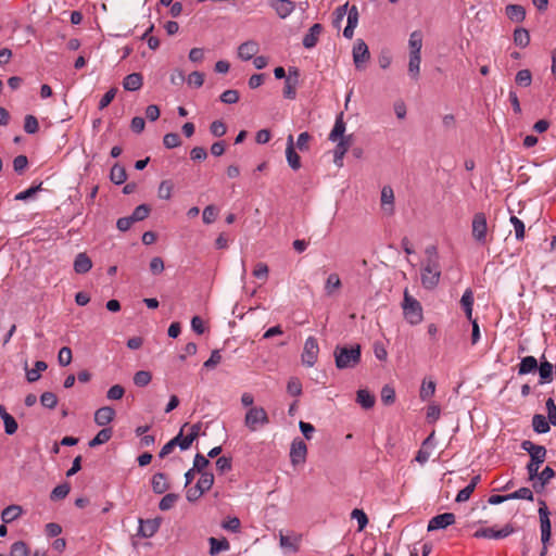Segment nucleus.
<instances>
[{
    "mask_svg": "<svg viewBox=\"0 0 556 556\" xmlns=\"http://www.w3.org/2000/svg\"><path fill=\"white\" fill-rule=\"evenodd\" d=\"M333 357L338 369L355 368L362 359V348L359 344L337 345L333 351Z\"/></svg>",
    "mask_w": 556,
    "mask_h": 556,
    "instance_id": "nucleus-1",
    "label": "nucleus"
},
{
    "mask_svg": "<svg viewBox=\"0 0 556 556\" xmlns=\"http://www.w3.org/2000/svg\"><path fill=\"white\" fill-rule=\"evenodd\" d=\"M441 269L437 257H428L421 268V285L428 290L434 289L440 281Z\"/></svg>",
    "mask_w": 556,
    "mask_h": 556,
    "instance_id": "nucleus-2",
    "label": "nucleus"
},
{
    "mask_svg": "<svg viewBox=\"0 0 556 556\" xmlns=\"http://www.w3.org/2000/svg\"><path fill=\"white\" fill-rule=\"evenodd\" d=\"M402 308L404 318L408 324L418 325L422 321V306L407 290L404 292Z\"/></svg>",
    "mask_w": 556,
    "mask_h": 556,
    "instance_id": "nucleus-3",
    "label": "nucleus"
},
{
    "mask_svg": "<svg viewBox=\"0 0 556 556\" xmlns=\"http://www.w3.org/2000/svg\"><path fill=\"white\" fill-rule=\"evenodd\" d=\"M540 505L539 507V517H540V528H541V541L543 545L549 543L552 535V523L549 520V510L546 505V502L542 498L538 500Z\"/></svg>",
    "mask_w": 556,
    "mask_h": 556,
    "instance_id": "nucleus-4",
    "label": "nucleus"
},
{
    "mask_svg": "<svg viewBox=\"0 0 556 556\" xmlns=\"http://www.w3.org/2000/svg\"><path fill=\"white\" fill-rule=\"evenodd\" d=\"M268 422V415L263 407H251L245 414L244 425L251 431H256L260 426L267 425Z\"/></svg>",
    "mask_w": 556,
    "mask_h": 556,
    "instance_id": "nucleus-5",
    "label": "nucleus"
},
{
    "mask_svg": "<svg viewBox=\"0 0 556 556\" xmlns=\"http://www.w3.org/2000/svg\"><path fill=\"white\" fill-rule=\"evenodd\" d=\"M471 226L473 239L480 244H485L488 233V223L485 214L482 212L476 213L473 215Z\"/></svg>",
    "mask_w": 556,
    "mask_h": 556,
    "instance_id": "nucleus-6",
    "label": "nucleus"
},
{
    "mask_svg": "<svg viewBox=\"0 0 556 556\" xmlns=\"http://www.w3.org/2000/svg\"><path fill=\"white\" fill-rule=\"evenodd\" d=\"M515 532V528L511 523H506L502 529L495 530L494 528H480L473 536L477 539H505Z\"/></svg>",
    "mask_w": 556,
    "mask_h": 556,
    "instance_id": "nucleus-7",
    "label": "nucleus"
},
{
    "mask_svg": "<svg viewBox=\"0 0 556 556\" xmlns=\"http://www.w3.org/2000/svg\"><path fill=\"white\" fill-rule=\"evenodd\" d=\"M370 59L368 46L363 39H357L353 47V61L356 70L363 71Z\"/></svg>",
    "mask_w": 556,
    "mask_h": 556,
    "instance_id": "nucleus-8",
    "label": "nucleus"
},
{
    "mask_svg": "<svg viewBox=\"0 0 556 556\" xmlns=\"http://www.w3.org/2000/svg\"><path fill=\"white\" fill-rule=\"evenodd\" d=\"M188 426H189V424H188V422H185V424L181 426V428H180V430H179L178 434H177V435H175L172 440H169V441H168V442H167V443H166V444L161 448V451H160V453H159V457H160V458H164V457H166L167 455H169V454L174 451V448H175L176 446H179V448H180L181 451H186V450H188V448L190 447V446H185V445H184V442L186 441V437L184 435V433H185V430L187 429V427H188Z\"/></svg>",
    "mask_w": 556,
    "mask_h": 556,
    "instance_id": "nucleus-9",
    "label": "nucleus"
},
{
    "mask_svg": "<svg viewBox=\"0 0 556 556\" xmlns=\"http://www.w3.org/2000/svg\"><path fill=\"white\" fill-rule=\"evenodd\" d=\"M319 352L318 342L314 337H308L305 340L302 353V362L307 367H313L317 362Z\"/></svg>",
    "mask_w": 556,
    "mask_h": 556,
    "instance_id": "nucleus-10",
    "label": "nucleus"
},
{
    "mask_svg": "<svg viewBox=\"0 0 556 556\" xmlns=\"http://www.w3.org/2000/svg\"><path fill=\"white\" fill-rule=\"evenodd\" d=\"M337 146L333 150V162L337 166L341 167L343 166V157L350 147L353 143L352 135H349L348 137H342L341 140L336 141Z\"/></svg>",
    "mask_w": 556,
    "mask_h": 556,
    "instance_id": "nucleus-11",
    "label": "nucleus"
},
{
    "mask_svg": "<svg viewBox=\"0 0 556 556\" xmlns=\"http://www.w3.org/2000/svg\"><path fill=\"white\" fill-rule=\"evenodd\" d=\"M307 446L301 439H294L290 448V458L293 465L304 463L306 459Z\"/></svg>",
    "mask_w": 556,
    "mask_h": 556,
    "instance_id": "nucleus-12",
    "label": "nucleus"
},
{
    "mask_svg": "<svg viewBox=\"0 0 556 556\" xmlns=\"http://www.w3.org/2000/svg\"><path fill=\"white\" fill-rule=\"evenodd\" d=\"M455 515L453 513H444L432 517L428 523V531L445 529L455 523Z\"/></svg>",
    "mask_w": 556,
    "mask_h": 556,
    "instance_id": "nucleus-13",
    "label": "nucleus"
},
{
    "mask_svg": "<svg viewBox=\"0 0 556 556\" xmlns=\"http://www.w3.org/2000/svg\"><path fill=\"white\" fill-rule=\"evenodd\" d=\"M268 4L280 18L288 17L295 9L292 0H268Z\"/></svg>",
    "mask_w": 556,
    "mask_h": 556,
    "instance_id": "nucleus-14",
    "label": "nucleus"
},
{
    "mask_svg": "<svg viewBox=\"0 0 556 556\" xmlns=\"http://www.w3.org/2000/svg\"><path fill=\"white\" fill-rule=\"evenodd\" d=\"M286 157L289 166L293 170H298L301 167V157L295 151L292 135H289L287 138Z\"/></svg>",
    "mask_w": 556,
    "mask_h": 556,
    "instance_id": "nucleus-15",
    "label": "nucleus"
},
{
    "mask_svg": "<svg viewBox=\"0 0 556 556\" xmlns=\"http://www.w3.org/2000/svg\"><path fill=\"white\" fill-rule=\"evenodd\" d=\"M346 14H348V24H346L345 28L343 29V36L346 39H352L354 36V29L356 28V26L358 24L359 14H358L357 7L352 5L351 8H349Z\"/></svg>",
    "mask_w": 556,
    "mask_h": 556,
    "instance_id": "nucleus-16",
    "label": "nucleus"
},
{
    "mask_svg": "<svg viewBox=\"0 0 556 556\" xmlns=\"http://www.w3.org/2000/svg\"><path fill=\"white\" fill-rule=\"evenodd\" d=\"M323 30H324V27L321 24H319V23L313 24L309 27L307 34H305V36L303 37L302 43H303L304 48H306V49L314 48L317 45L319 36L323 33Z\"/></svg>",
    "mask_w": 556,
    "mask_h": 556,
    "instance_id": "nucleus-17",
    "label": "nucleus"
},
{
    "mask_svg": "<svg viewBox=\"0 0 556 556\" xmlns=\"http://www.w3.org/2000/svg\"><path fill=\"white\" fill-rule=\"evenodd\" d=\"M114 417L115 410L110 406H103L96 410L94 422L100 427H104L113 421Z\"/></svg>",
    "mask_w": 556,
    "mask_h": 556,
    "instance_id": "nucleus-18",
    "label": "nucleus"
},
{
    "mask_svg": "<svg viewBox=\"0 0 556 556\" xmlns=\"http://www.w3.org/2000/svg\"><path fill=\"white\" fill-rule=\"evenodd\" d=\"M536 370L540 375V384L548 383L553 380V365L546 361L544 355L541 356V362Z\"/></svg>",
    "mask_w": 556,
    "mask_h": 556,
    "instance_id": "nucleus-19",
    "label": "nucleus"
},
{
    "mask_svg": "<svg viewBox=\"0 0 556 556\" xmlns=\"http://www.w3.org/2000/svg\"><path fill=\"white\" fill-rule=\"evenodd\" d=\"M258 52V45L256 41L249 40L241 43L238 48V55L243 61L251 60Z\"/></svg>",
    "mask_w": 556,
    "mask_h": 556,
    "instance_id": "nucleus-20",
    "label": "nucleus"
},
{
    "mask_svg": "<svg viewBox=\"0 0 556 556\" xmlns=\"http://www.w3.org/2000/svg\"><path fill=\"white\" fill-rule=\"evenodd\" d=\"M161 517L147 520L141 519V538H150L154 535L161 526Z\"/></svg>",
    "mask_w": 556,
    "mask_h": 556,
    "instance_id": "nucleus-21",
    "label": "nucleus"
},
{
    "mask_svg": "<svg viewBox=\"0 0 556 556\" xmlns=\"http://www.w3.org/2000/svg\"><path fill=\"white\" fill-rule=\"evenodd\" d=\"M394 192L390 186H384L381 190V206L388 214H393Z\"/></svg>",
    "mask_w": 556,
    "mask_h": 556,
    "instance_id": "nucleus-22",
    "label": "nucleus"
},
{
    "mask_svg": "<svg viewBox=\"0 0 556 556\" xmlns=\"http://www.w3.org/2000/svg\"><path fill=\"white\" fill-rule=\"evenodd\" d=\"M545 458L546 455H532V457H530V462L526 466L529 480H535V477L539 476V468L545 462Z\"/></svg>",
    "mask_w": 556,
    "mask_h": 556,
    "instance_id": "nucleus-23",
    "label": "nucleus"
},
{
    "mask_svg": "<svg viewBox=\"0 0 556 556\" xmlns=\"http://www.w3.org/2000/svg\"><path fill=\"white\" fill-rule=\"evenodd\" d=\"M344 132L345 122L343 121V112H341L336 118L334 126L331 129L328 139L332 142H336L338 140H341L342 137H346Z\"/></svg>",
    "mask_w": 556,
    "mask_h": 556,
    "instance_id": "nucleus-24",
    "label": "nucleus"
},
{
    "mask_svg": "<svg viewBox=\"0 0 556 556\" xmlns=\"http://www.w3.org/2000/svg\"><path fill=\"white\" fill-rule=\"evenodd\" d=\"M538 359L534 356H525L518 365V375L523 376L532 374L538 369Z\"/></svg>",
    "mask_w": 556,
    "mask_h": 556,
    "instance_id": "nucleus-25",
    "label": "nucleus"
},
{
    "mask_svg": "<svg viewBox=\"0 0 556 556\" xmlns=\"http://www.w3.org/2000/svg\"><path fill=\"white\" fill-rule=\"evenodd\" d=\"M210 543V555L216 556L220 552L228 551L230 548V543L226 538L216 539L211 536L208 539Z\"/></svg>",
    "mask_w": 556,
    "mask_h": 556,
    "instance_id": "nucleus-26",
    "label": "nucleus"
},
{
    "mask_svg": "<svg viewBox=\"0 0 556 556\" xmlns=\"http://www.w3.org/2000/svg\"><path fill=\"white\" fill-rule=\"evenodd\" d=\"M473 301V291L470 288L466 289L460 299V306L464 309L468 320H471L472 318Z\"/></svg>",
    "mask_w": 556,
    "mask_h": 556,
    "instance_id": "nucleus-27",
    "label": "nucleus"
},
{
    "mask_svg": "<svg viewBox=\"0 0 556 556\" xmlns=\"http://www.w3.org/2000/svg\"><path fill=\"white\" fill-rule=\"evenodd\" d=\"M152 489L156 494H163L169 489L167 477L163 472H157L152 477Z\"/></svg>",
    "mask_w": 556,
    "mask_h": 556,
    "instance_id": "nucleus-28",
    "label": "nucleus"
},
{
    "mask_svg": "<svg viewBox=\"0 0 556 556\" xmlns=\"http://www.w3.org/2000/svg\"><path fill=\"white\" fill-rule=\"evenodd\" d=\"M23 514V508L20 505H10L5 507L1 513V520L3 523H10Z\"/></svg>",
    "mask_w": 556,
    "mask_h": 556,
    "instance_id": "nucleus-29",
    "label": "nucleus"
},
{
    "mask_svg": "<svg viewBox=\"0 0 556 556\" xmlns=\"http://www.w3.org/2000/svg\"><path fill=\"white\" fill-rule=\"evenodd\" d=\"M92 267L91 260L85 253H79L74 261V270L77 274H86Z\"/></svg>",
    "mask_w": 556,
    "mask_h": 556,
    "instance_id": "nucleus-30",
    "label": "nucleus"
},
{
    "mask_svg": "<svg viewBox=\"0 0 556 556\" xmlns=\"http://www.w3.org/2000/svg\"><path fill=\"white\" fill-rule=\"evenodd\" d=\"M507 17L513 22H522L526 17V10L520 4H508L505 9Z\"/></svg>",
    "mask_w": 556,
    "mask_h": 556,
    "instance_id": "nucleus-31",
    "label": "nucleus"
},
{
    "mask_svg": "<svg viewBox=\"0 0 556 556\" xmlns=\"http://www.w3.org/2000/svg\"><path fill=\"white\" fill-rule=\"evenodd\" d=\"M0 417L3 420L5 433L14 434L18 428L17 422L2 406H0Z\"/></svg>",
    "mask_w": 556,
    "mask_h": 556,
    "instance_id": "nucleus-32",
    "label": "nucleus"
},
{
    "mask_svg": "<svg viewBox=\"0 0 556 556\" xmlns=\"http://www.w3.org/2000/svg\"><path fill=\"white\" fill-rule=\"evenodd\" d=\"M356 402L365 409L374 407L376 399L368 390L361 389L356 394Z\"/></svg>",
    "mask_w": 556,
    "mask_h": 556,
    "instance_id": "nucleus-33",
    "label": "nucleus"
},
{
    "mask_svg": "<svg viewBox=\"0 0 556 556\" xmlns=\"http://www.w3.org/2000/svg\"><path fill=\"white\" fill-rule=\"evenodd\" d=\"M549 425L548 419L542 414H535L532 418V427L536 433L548 432L551 429Z\"/></svg>",
    "mask_w": 556,
    "mask_h": 556,
    "instance_id": "nucleus-34",
    "label": "nucleus"
},
{
    "mask_svg": "<svg viewBox=\"0 0 556 556\" xmlns=\"http://www.w3.org/2000/svg\"><path fill=\"white\" fill-rule=\"evenodd\" d=\"M410 52L409 54H420L422 48V33L415 30L410 34L408 40Z\"/></svg>",
    "mask_w": 556,
    "mask_h": 556,
    "instance_id": "nucleus-35",
    "label": "nucleus"
},
{
    "mask_svg": "<svg viewBox=\"0 0 556 556\" xmlns=\"http://www.w3.org/2000/svg\"><path fill=\"white\" fill-rule=\"evenodd\" d=\"M47 364L43 361H37L34 368H26V379L28 382H35L39 380L41 371L47 369Z\"/></svg>",
    "mask_w": 556,
    "mask_h": 556,
    "instance_id": "nucleus-36",
    "label": "nucleus"
},
{
    "mask_svg": "<svg viewBox=\"0 0 556 556\" xmlns=\"http://www.w3.org/2000/svg\"><path fill=\"white\" fill-rule=\"evenodd\" d=\"M514 42L520 48H526L530 43V34L526 28L518 27L514 31Z\"/></svg>",
    "mask_w": 556,
    "mask_h": 556,
    "instance_id": "nucleus-37",
    "label": "nucleus"
},
{
    "mask_svg": "<svg viewBox=\"0 0 556 556\" xmlns=\"http://www.w3.org/2000/svg\"><path fill=\"white\" fill-rule=\"evenodd\" d=\"M112 435L113 431L111 428H103L91 441H89V446L96 447L98 445L104 444L111 440Z\"/></svg>",
    "mask_w": 556,
    "mask_h": 556,
    "instance_id": "nucleus-38",
    "label": "nucleus"
},
{
    "mask_svg": "<svg viewBox=\"0 0 556 556\" xmlns=\"http://www.w3.org/2000/svg\"><path fill=\"white\" fill-rule=\"evenodd\" d=\"M139 219V206H137L130 217H122L117 220L116 226L121 231H126L130 228L134 222Z\"/></svg>",
    "mask_w": 556,
    "mask_h": 556,
    "instance_id": "nucleus-39",
    "label": "nucleus"
},
{
    "mask_svg": "<svg viewBox=\"0 0 556 556\" xmlns=\"http://www.w3.org/2000/svg\"><path fill=\"white\" fill-rule=\"evenodd\" d=\"M420 54H409L408 73L412 78L417 79L420 72Z\"/></svg>",
    "mask_w": 556,
    "mask_h": 556,
    "instance_id": "nucleus-40",
    "label": "nucleus"
},
{
    "mask_svg": "<svg viewBox=\"0 0 556 556\" xmlns=\"http://www.w3.org/2000/svg\"><path fill=\"white\" fill-rule=\"evenodd\" d=\"M179 500V495L176 493H167L162 497V500L159 503V508L163 511L169 510L173 508L176 504V502Z\"/></svg>",
    "mask_w": 556,
    "mask_h": 556,
    "instance_id": "nucleus-41",
    "label": "nucleus"
},
{
    "mask_svg": "<svg viewBox=\"0 0 556 556\" xmlns=\"http://www.w3.org/2000/svg\"><path fill=\"white\" fill-rule=\"evenodd\" d=\"M110 178L115 185H122L126 181L127 176L124 167L114 165L111 169Z\"/></svg>",
    "mask_w": 556,
    "mask_h": 556,
    "instance_id": "nucleus-42",
    "label": "nucleus"
},
{
    "mask_svg": "<svg viewBox=\"0 0 556 556\" xmlns=\"http://www.w3.org/2000/svg\"><path fill=\"white\" fill-rule=\"evenodd\" d=\"M189 432L186 435V441L184 442L185 446H191L193 441L197 440L200 435V430L202 428V422H197L193 425H189Z\"/></svg>",
    "mask_w": 556,
    "mask_h": 556,
    "instance_id": "nucleus-43",
    "label": "nucleus"
},
{
    "mask_svg": "<svg viewBox=\"0 0 556 556\" xmlns=\"http://www.w3.org/2000/svg\"><path fill=\"white\" fill-rule=\"evenodd\" d=\"M381 402L384 405H392L395 402V390L390 384H386L381 389Z\"/></svg>",
    "mask_w": 556,
    "mask_h": 556,
    "instance_id": "nucleus-44",
    "label": "nucleus"
},
{
    "mask_svg": "<svg viewBox=\"0 0 556 556\" xmlns=\"http://www.w3.org/2000/svg\"><path fill=\"white\" fill-rule=\"evenodd\" d=\"M515 81L518 86L529 87L532 83V74L529 70H520L515 76Z\"/></svg>",
    "mask_w": 556,
    "mask_h": 556,
    "instance_id": "nucleus-45",
    "label": "nucleus"
},
{
    "mask_svg": "<svg viewBox=\"0 0 556 556\" xmlns=\"http://www.w3.org/2000/svg\"><path fill=\"white\" fill-rule=\"evenodd\" d=\"M200 475L201 476L197 484L199 485V488H202V491L206 492L214 484V475L210 471L200 472Z\"/></svg>",
    "mask_w": 556,
    "mask_h": 556,
    "instance_id": "nucleus-46",
    "label": "nucleus"
},
{
    "mask_svg": "<svg viewBox=\"0 0 556 556\" xmlns=\"http://www.w3.org/2000/svg\"><path fill=\"white\" fill-rule=\"evenodd\" d=\"M123 87L127 91L139 90V74L132 73L126 76L123 81Z\"/></svg>",
    "mask_w": 556,
    "mask_h": 556,
    "instance_id": "nucleus-47",
    "label": "nucleus"
},
{
    "mask_svg": "<svg viewBox=\"0 0 556 556\" xmlns=\"http://www.w3.org/2000/svg\"><path fill=\"white\" fill-rule=\"evenodd\" d=\"M555 470L552 467L546 466L541 472H539V476L535 477V480L541 481V489H544L549 483L551 479L555 477Z\"/></svg>",
    "mask_w": 556,
    "mask_h": 556,
    "instance_id": "nucleus-48",
    "label": "nucleus"
},
{
    "mask_svg": "<svg viewBox=\"0 0 556 556\" xmlns=\"http://www.w3.org/2000/svg\"><path fill=\"white\" fill-rule=\"evenodd\" d=\"M10 556H29V548L23 541L14 542L11 545Z\"/></svg>",
    "mask_w": 556,
    "mask_h": 556,
    "instance_id": "nucleus-49",
    "label": "nucleus"
},
{
    "mask_svg": "<svg viewBox=\"0 0 556 556\" xmlns=\"http://www.w3.org/2000/svg\"><path fill=\"white\" fill-rule=\"evenodd\" d=\"M533 492L527 488L522 486L518 489L517 491L509 493V500H526V501H533Z\"/></svg>",
    "mask_w": 556,
    "mask_h": 556,
    "instance_id": "nucleus-50",
    "label": "nucleus"
},
{
    "mask_svg": "<svg viewBox=\"0 0 556 556\" xmlns=\"http://www.w3.org/2000/svg\"><path fill=\"white\" fill-rule=\"evenodd\" d=\"M287 392L292 396H300L302 394V383L299 378L291 377L287 383Z\"/></svg>",
    "mask_w": 556,
    "mask_h": 556,
    "instance_id": "nucleus-51",
    "label": "nucleus"
},
{
    "mask_svg": "<svg viewBox=\"0 0 556 556\" xmlns=\"http://www.w3.org/2000/svg\"><path fill=\"white\" fill-rule=\"evenodd\" d=\"M341 287L340 277L337 274H330L326 280L325 290L328 295H331L336 289Z\"/></svg>",
    "mask_w": 556,
    "mask_h": 556,
    "instance_id": "nucleus-52",
    "label": "nucleus"
},
{
    "mask_svg": "<svg viewBox=\"0 0 556 556\" xmlns=\"http://www.w3.org/2000/svg\"><path fill=\"white\" fill-rule=\"evenodd\" d=\"M298 85H299V81H294V80L286 78L285 87H283V97L286 99L294 100L296 97Z\"/></svg>",
    "mask_w": 556,
    "mask_h": 556,
    "instance_id": "nucleus-53",
    "label": "nucleus"
},
{
    "mask_svg": "<svg viewBox=\"0 0 556 556\" xmlns=\"http://www.w3.org/2000/svg\"><path fill=\"white\" fill-rule=\"evenodd\" d=\"M239 99L240 94L239 91L236 89H228L224 91L219 97V100L226 104H235L239 101Z\"/></svg>",
    "mask_w": 556,
    "mask_h": 556,
    "instance_id": "nucleus-54",
    "label": "nucleus"
},
{
    "mask_svg": "<svg viewBox=\"0 0 556 556\" xmlns=\"http://www.w3.org/2000/svg\"><path fill=\"white\" fill-rule=\"evenodd\" d=\"M71 488L68 483H62L52 490L50 497L53 501L62 500L67 496Z\"/></svg>",
    "mask_w": 556,
    "mask_h": 556,
    "instance_id": "nucleus-55",
    "label": "nucleus"
},
{
    "mask_svg": "<svg viewBox=\"0 0 556 556\" xmlns=\"http://www.w3.org/2000/svg\"><path fill=\"white\" fill-rule=\"evenodd\" d=\"M510 223L514 226L515 229V237L517 240L521 241L525 239V224L521 219H519L517 216L511 215L510 216Z\"/></svg>",
    "mask_w": 556,
    "mask_h": 556,
    "instance_id": "nucleus-56",
    "label": "nucleus"
},
{
    "mask_svg": "<svg viewBox=\"0 0 556 556\" xmlns=\"http://www.w3.org/2000/svg\"><path fill=\"white\" fill-rule=\"evenodd\" d=\"M163 144L167 149H174L181 144V139L176 132H168L163 137Z\"/></svg>",
    "mask_w": 556,
    "mask_h": 556,
    "instance_id": "nucleus-57",
    "label": "nucleus"
},
{
    "mask_svg": "<svg viewBox=\"0 0 556 556\" xmlns=\"http://www.w3.org/2000/svg\"><path fill=\"white\" fill-rule=\"evenodd\" d=\"M351 517L357 520L358 531L364 530L368 525V517L362 509L354 508L351 513Z\"/></svg>",
    "mask_w": 556,
    "mask_h": 556,
    "instance_id": "nucleus-58",
    "label": "nucleus"
},
{
    "mask_svg": "<svg viewBox=\"0 0 556 556\" xmlns=\"http://www.w3.org/2000/svg\"><path fill=\"white\" fill-rule=\"evenodd\" d=\"M217 215H218V208L212 204L207 205L203 210V214H202L203 223L207 224V225L212 224L217 218Z\"/></svg>",
    "mask_w": 556,
    "mask_h": 556,
    "instance_id": "nucleus-59",
    "label": "nucleus"
},
{
    "mask_svg": "<svg viewBox=\"0 0 556 556\" xmlns=\"http://www.w3.org/2000/svg\"><path fill=\"white\" fill-rule=\"evenodd\" d=\"M40 403L42 406L53 409L58 405V397L52 392H43L40 396Z\"/></svg>",
    "mask_w": 556,
    "mask_h": 556,
    "instance_id": "nucleus-60",
    "label": "nucleus"
},
{
    "mask_svg": "<svg viewBox=\"0 0 556 556\" xmlns=\"http://www.w3.org/2000/svg\"><path fill=\"white\" fill-rule=\"evenodd\" d=\"M349 9V2L344 3L343 5L338 7L333 12V26L340 27L344 16L346 15Z\"/></svg>",
    "mask_w": 556,
    "mask_h": 556,
    "instance_id": "nucleus-61",
    "label": "nucleus"
},
{
    "mask_svg": "<svg viewBox=\"0 0 556 556\" xmlns=\"http://www.w3.org/2000/svg\"><path fill=\"white\" fill-rule=\"evenodd\" d=\"M240 526H241V522H240L239 518H237V517H228L226 520H224L222 522L223 529L233 532V533L239 532Z\"/></svg>",
    "mask_w": 556,
    "mask_h": 556,
    "instance_id": "nucleus-62",
    "label": "nucleus"
},
{
    "mask_svg": "<svg viewBox=\"0 0 556 556\" xmlns=\"http://www.w3.org/2000/svg\"><path fill=\"white\" fill-rule=\"evenodd\" d=\"M173 182L170 180H163L159 186V198L168 200L172 195Z\"/></svg>",
    "mask_w": 556,
    "mask_h": 556,
    "instance_id": "nucleus-63",
    "label": "nucleus"
},
{
    "mask_svg": "<svg viewBox=\"0 0 556 556\" xmlns=\"http://www.w3.org/2000/svg\"><path fill=\"white\" fill-rule=\"evenodd\" d=\"M210 131L211 134L214 136V137H223L226 131H227V127H226V124L223 122V121H214L211 125H210Z\"/></svg>",
    "mask_w": 556,
    "mask_h": 556,
    "instance_id": "nucleus-64",
    "label": "nucleus"
}]
</instances>
